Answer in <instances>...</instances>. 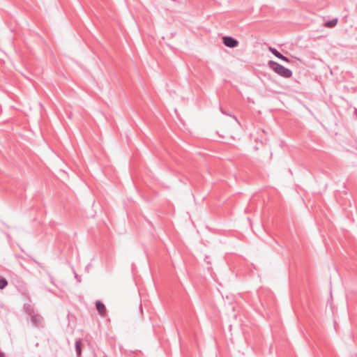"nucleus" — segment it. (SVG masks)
<instances>
[{
	"mask_svg": "<svg viewBox=\"0 0 357 357\" xmlns=\"http://www.w3.org/2000/svg\"><path fill=\"white\" fill-rule=\"evenodd\" d=\"M268 65L275 73L284 78H289L292 76V71L290 69L285 68L278 62L269 61Z\"/></svg>",
	"mask_w": 357,
	"mask_h": 357,
	"instance_id": "1",
	"label": "nucleus"
},
{
	"mask_svg": "<svg viewBox=\"0 0 357 357\" xmlns=\"http://www.w3.org/2000/svg\"><path fill=\"white\" fill-rule=\"evenodd\" d=\"M38 318L37 317H32V320L34 322H36L38 321Z\"/></svg>",
	"mask_w": 357,
	"mask_h": 357,
	"instance_id": "10",
	"label": "nucleus"
},
{
	"mask_svg": "<svg viewBox=\"0 0 357 357\" xmlns=\"http://www.w3.org/2000/svg\"><path fill=\"white\" fill-rule=\"evenodd\" d=\"M8 285V281L5 278L0 276V289H5Z\"/></svg>",
	"mask_w": 357,
	"mask_h": 357,
	"instance_id": "7",
	"label": "nucleus"
},
{
	"mask_svg": "<svg viewBox=\"0 0 357 357\" xmlns=\"http://www.w3.org/2000/svg\"><path fill=\"white\" fill-rule=\"evenodd\" d=\"M269 51L275 56H276L277 58L285 61V62H287L289 63L290 61V59L286 56H284V55H282L279 51H278L274 47H269Z\"/></svg>",
	"mask_w": 357,
	"mask_h": 357,
	"instance_id": "4",
	"label": "nucleus"
},
{
	"mask_svg": "<svg viewBox=\"0 0 357 357\" xmlns=\"http://www.w3.org/2000/svg\"><path fill=\"white\" fill-rule=\"evenodd\" d=\"M337 23V19H333L330 20L326 23V26L329 28H332L335 26Z\"/></svg>",
	"mask_w": 357,
	"mask_h": 357,
	"instance_id": "8",
	"label": "nucleus"
},
{
	"mask_svg": "<svg viewBox=\"0 0 357 357\" xmlns=\"http://www.w3.org/2000/svg\"><path fill=\"white\" fill-rule=\"evenodd\" d=\"M258 138L261 143L266 142L268 140V133L264 129L257 130Z\"/></svg>",
	"mask_w": 357,
	"mask_h": 357,
	"instance_id": "5",
	"label": "nucleus"
},
{
	"mask_svg": "<svg viewBox=\"0 0 357 357\" xmlns=\"http://www.w3.org/2000/svg\"><path fill=\"white\" fill-rule=\"evenodd\" d=\"M0 357H5L4 354L3 353H1V352H0Z\"/></svg>",
	"mask_w": 357,
	"mask_h": 357,
	"instance_id": "11",
	"label": "nucleus"
},
{
	"mask_svg": "<svg viewBox=\"0 0 357 357\" xmlns=\"http://www.w3.org/2000/svg\"><path fill=\"white\" fill-rule=\"evenodd\" d=\"M220 111H221V112H222L223 114H225V115H228V116H232V117L234 119V120H235L236 121H237V122L238 121V119H237V118H236L235 116H232L231 114H230L227 113V112H225V111L222 107H220Z\"/></svg>",
	"mask_w": 357,
	"mask_h": 357,
	"instance_id": "9",
	"label": "nucleus"
},
{
	"mask_svg": "<svg viewBox=\"0 0 357 357\" xmlns=\"http://www.w3.org/2000/svg\"><path fill=\"white\" fill-rule=\"evenodd\" d=\"M95 304H96V308L98 310L99 314L101 317H105L106 316V312H107V310H106V307H105V304L100 301H96Z\"/></svg>",
	"mask_w": 357,
	"mask_h": 357,
	"instance_id": "3",
	"label": "nucleus"
},
{
	"mask_svg": "<svg viewBox=\"0 0 357 357\" xmlns=\"http://www.w3.org/2000/svg\"><path fill=\"white\" fill-rule=\"evenodd\" d=\"M75 350L77 357H79L82 354V341L80 339L75 340Z\"/></svg>",
	"mask_w": 357,
	"mask_h": 357,
	"instance_id": "6",
	"label": "nucleus"
},
{
	"mask_svg": "<svg viewBox=\"0 0 357 357\" xmlns=\"http://www.w3.org/2000/svg\"><path fill=\"white\" fill-rule=\"evenodd\" d=\"M223 44L228 47L234 48L238 46V41L231 36H224L222 38Z\"/></svg>",
	"mask_w": 357,
	"mask_h": 357,
	"instance_id": "2",
	"label": "nucleus"
}]
</instances>
